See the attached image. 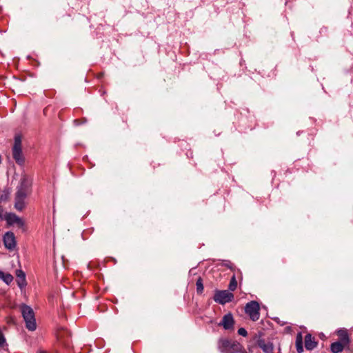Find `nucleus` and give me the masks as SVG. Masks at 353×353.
<instances>
[{
	"label": "nucleus",
	"instance_id": "nucleus-10",
	"mask_svg": "<svg viewBox=\"0 0 353 353\" xmlns=\"http://www.w3.org/2000/svg\"><path fill=\"white\" fill-rule=\"evenodd\" d=\"M258 345L265 353H273L272 343H266L263 339H260L258 341Z\"/></svg>",
	"mask_w": 353,
	"mask_h": 353
},
{
	"label": "nucleus",
	"instance_id": "nucleus-12",
	"mask_svg": "<svg viewBox=\"0 0 353 353\" xmlns=\"http://www.w3.org/2000/svg\"><path fill=\"white\" fill-rule=\"evenodd\" d=\"M296 347L298 353H302L303 352V339L301 333H299L296 336Z\"/></svg>",
	"mask_w": 353,
	"mask_h": 353
},
{
	"label": "nucleus",
	"instance_id": "nucleus-17",
	"mask_svg": "<svg viewBox=\"0 0 353 353\" xmlns=\"http://www.w3.org/2000/svg\"><path fill=\"white\" fill-rule=\"evenodd\" d=\"M237 288V281L236 279L235 276H232V277L230 279V284L228 286V288L230 291H234Z\"/></svg>",
	"mask_w": 353,
	"mask_h": 353
},
{
	"label": "nucleus",
	"instance_id": "nucleus-19",
	"mask_svg": "<svg viewBox=\"0 0 353 353\" xmlns=\"http://www.w3.org/2000/svg\"><path fill=\"white\" fill-rule=\"evenodd\" d=\"M238 334L242 336H246L248 335V332L243 327H241L238 330Z\"/></svg>",
	"mask_w": 353,
	"mask_h": 353
},
{
	"label": "nucleus",
	"instance_id": "nucleus-1",
	"mask_svg": "<svg viewBox=\"0 0 353 353\" xmlns=\"http://www.w3.org/2000/svg\"><path fill=\"white\" fill-rule=\"evenodd\" d=\"M217 346L221 353H238L241 348L239 343L225 338L219 339Z\"/></svg>",
	"mask_w": 353,
	"mask_h": 353
},
{
	"label": "nucleus",
	"instance_id": "nucleus-3",
	"mask_svg": "<svg viewBox=\"0 0 353 353\" xmlns=\"http://www.w3.org/2000/svg\"><path fill=\"white\" fill-rule=\"evenodd\" d=\"M245 312L252 321H256L260 318V305L256 301H251L246 303Z\"/></svg>",
	"mask_w": 353,
	"mask_h": 353
},
{
	"label": "nucleus",
	"instance_id": "nucleus-14",
	"mask_svg": "<svg viewBox=\"0 0 353 353\" xmlns=\"http://www.w3.org/2000/svg\"><path fill=\"white\" fill-rule=\"evenodd\" d=\"M339 335L341 337V342L345 345H348L350 343V339L346 331L341 330L339 331Z\"/></svg>",
	"mask_w": 353,
	"mask_h": 353
},
{
	"label": "nucleus",
	"instance_id": "nucleus-4",
	"mask_svg": "<svg viewBox=\"0 0 353 353\" xmlns=\"http://www.w3.org/2000/svg\"><path fill=\"white\" fill-rule=\"evenodd\" d=\"M12 156L17 163L19 165L23 164L25 159L21 149V137L19 135H17L14 137V143L12 148Z\"/></svg>",
	"mask_w": 353,
	"mask_h": 353
},
{
	"label": "nucleus",
	"instance_id": "nucleus-5",
	"mask_svg": "<svg viewBox=\"0 0 353 353\" xmlns=\"http://www.w3.org/2000/svg\"><path fill=\"white\" fill-rule=\"evenodd\" d=\"M30 181L26 176H23L21 179V182L17 188V199H24L29 196L30 193Z\"/></svg>",
	"mask_w": 353,
	"mask_h": 353
},
{
	"label": "nucleus",
	"instance_id": "nucleus-9",
	"mask_svg": "<svg viewBox=\"0 0 353 353\" xmlns=\"http://www.w3.org/2000/svg\"><path fill=\"white\" fill-rule=\"evenodd\" d=\"M317 345V342L314 337L310 334H307L305 336V347L307 350H314Z\"/></svg>",
	"mask_w": 353,
	"mask_h": 353
},
{
	"label": "nucleus",
	"instance_id": "nucleus-2",
	"mask_svg": "<svg viewBox=\"0 0 353 353\" xmlns=\"http://www.w3.org/2000/svg\"><path fill=\"white\" fill-rule=\"evenodd\" d=\"M21 313L26 322V328L30 331H34L37 328L34 313L33 310L28 305L21 306Z\"/></svg>",
	"mask_w": 353,
	"mask_h": 353
},
{
	"label": "nucleus",
	"instance_id": "nucleus-15",
	"mask_svg": "<svg viewBox=\"0 0 353 353\" xmlns=\"http://www.w3.org/2000/svg\"><path fill=\"white\" fill-rule=\"evenodd\" d=\"M16 275H17V278L19 279L18 284L21 288L22 285L25 283V279H26L25 274L22 270H17L16 272Z\"/></svg>",
	"mask_w": 353,
	"mask_h": 353
},
{
	"label": "nucleus",
	"instance_id": "nucleus-16",
	"mask_svg": "<svg viewBox=\"0 0 353 353\" xmlns=\"http://www.w3.org/2000/svg\"><path fill=\"white\" fill-rule=\"evenodd\" d=\"M26 205L24 200H17L14 203V208L18 211H22Z\"/></svg>",
	"mask_w": 353,
	"mask_h": 353
},
{
	"label": "nucleus",
	"instance_id": "nucleus-21",
	"mask_svg": "<svg viewBox=\"0 0 353 353\" xmlns=\"http://www.w3.org/2000/svg\"><path fill=\"white\" fill-rule=\"evenodd\" d=\"M38 353H46V352L40 350V351H39Z\"/></svg>",
	"mask_w": 353,
	"mask_h": 353
},
{
	"label": "nucleus",
	"instance_id": "nucleus-18",
	"mask_svg": "<svg viewBox=\"0 0 353 353\" xmlns=\"http://www.w3.org/2000/svg\"><path fill=\"white\" fill-rule=\"evenodd\" d=\"M196 292L198 294H201L203 291V281L201 277H199L196 283Z\"/></svg>",
	"mask_w": 353,
	"mask_h": 353
},
{
	"label": "nucleus",
	"instance_id": "nucleus-6",
	"mask_svg": "<svg viewBox=\"0 0 353 353\" xmlns=\"http://www.w3.org/2000/svg\"><path fill=\"white\" fill-rule=\"evenodd\" d=\"M234 299V294L228 290H215L213 299L216 303L224 305L231 302Z\"/></svg>",
	"mask_w": 353,
	"mask_h": 353
},
{
	"label": "nucleus",
	"instance_id": "nucleus-20",
	"mask_svg": "<svg viewBox=\"0 0 353 353\" xmlns=\"http://www.w3.org/2000/svg\"><path fill=\"white\" fill-rule=\"evenodd\" d=\"M6 343V339L3 336V334H2L1 331L0 330V347H3V345L5 344Z\"/></svg>",
	"mask_w": 353,
	"mask_h": 353
},
{
	"label": "nucleus",
	"instance_id": "nucleus-8",
	"mask_svg": "<svg viewBox=\"0 0 353 353\" xmlns=\"http://www.w3.org/2000/svg\"><path fill=\"white\" fill-rule=\"evenodd\" d=\"M234 325V320L231 313L224 315L222 321L219 323V325L223 326L225 330L233 329Z\"/></svg>",
	"mask_w": 353,
	"mask_h": 353
},
{
	"label": "nucleus",
	"instance_id": "nucleus-7",
	"mask_svg": "<svg viewBox=\"0 0 353 353\" xmlns=\"http://www.w3.org/2000/svg\"><path fill=\"white\" fill-rule=\"evenodd\" d=\"M3 243L5 247L10 250L15 248L17 242L14 233L12 232H7L3 236Z\"/></svg>",
	"mask_w": 353,
	"mask_h": 353
},
{
	"label": "nucleus",
	"instance_id": "nucleus-11",
	"mask_svg": "<svg viewBox=\"0 0 353 353\" xmlns=\"http://www.w3.org/2000/svg\"><path fill=\"white\" fill-rule=\"evenodd\" d=\"M345 344L341 341L332 343L330 345L331 351L333 353H339L343 350Z\"/></svg>",
	"mask_w": 353,
	"mask_h": 353
},
{
	"label": "nucleus",
	"instance_id": "nucleus-13",
	"mask_svg": "<svg viewBox=\"0 0 353 353\" xmlns=\"http://www.w3.org/2000/svg\"><path fill=\"white\" fill-rule=\"evenodd\" d=\"M0 279H2L6 284L9 285L13 281V276L9 273H4L0 270Z\"/></svg>",
	"mask_w": 353,
	"mask_h": 353
}]
</instances>
